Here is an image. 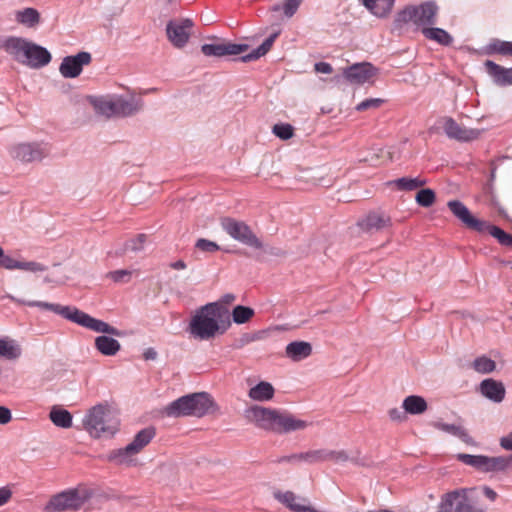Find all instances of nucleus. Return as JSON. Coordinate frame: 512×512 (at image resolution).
<instances>
[{"mask_svg": "<svg viewBox=\"0 0 512 512\" xmlns=\"http://www.w3.org/2000/svg\"><path fill=\"white\" fill-rule=\"evenodd\" d=\"M500 445L503 449L512 451V432L500 439Z\"/></svg>", "mask_w": 512, "mask_h": 512, "instance_id": "59", "label": "nucleus"}, {"mask_svg": "<svg viewBox=\"0 0 512 512\" xmlns=\"http://www.w3.org/2000/svg\"><path fill=\"white\" fill-rule=\"evenodd\" d=\"M438 6L434 1H426L416 6H407L400 11L395 23L398 26L412 22L417 27L429 28L437 23Z\"/></svg>", "mask_w": 512, "mask_h": 512, "instance_id": "7", "label": "nucleus"}, {"mask_svg": "<svg viewBox=\"0 0 512 512\" xmlns=\"http://www.w3.org/2000/svg\"><path fill=\"white\" fill-rule=\"evenodd\" d=\"M447 207L452 214L469 230L478 233H489L497 239L500 245L512 248V234L505 232L498 226L492 225L472 215L470 210L460 200H450Z\"/></svg>", "mask_w": 512, "mask_h": 512, "instance_id": "4", "label": "nucleus"}, {"mask_svg": "<svg viewBox=\"0 0 512 512\" xmlns=\"http://www.w3.org/2000/svg\"><path fill=\"white\" fill-rule=\"evenodd\" d=\"M133 273V270L119 269L108 272L106 277L115 283H128L131 281Z\"/></svg>", "mask_w": 512, "mask_h": 512, "instance_id": "48", "label": "nucleus"}, {"mask_svg": "<svg viewBox=\"0 0 512 512\" xmlns=\"http://www.w3.org/2000/svg\"><path fill=\"white\" fill-rule=\"evenodd\" d=\"M427 181L420 177L410 178L401 177L395 180L389 181V185L397 188L399 191H414L423 187Z\"/></svg>", "mask_w": 512, "mask_h": 512, "instance_id": "37", "label": "nucleus"}, {"mask_svg": "<svg viewBox=\"0 0 512 512\" xmlns=\"http://www.w3.org/2000/svg\"><path fill=\"white\" fill-rule=\"evenodd\" d=\"M512 466V455L510 456H486L483 472H505Z\"/></svg>", "mask_w": 512, "mask_h": 512, "instance_id": "31", "label": "nucleus"}, {"mask_svg": "<svg viewBox=\"0 0 512 512\" xmlns=\"http://www.w3.org/2000/svg\"><path fill=\"white\" fill-rule=\"evenodd\" d=\"M12 414L9 408L0 406V424L4 425L11 421Z\"/></svg>", "mask_w": 512, "mask_h": 512, "instance_id": "56", "label": "nucleus"}, {"mask_svg": "<svg viewBox=\"0 0 512 512\" xmlns=\"http://www.w3.org/2000/svg\"><path fill=\"white\" fill-rule=\"evenodd\" d=\"M156 431L154 427H147L140 430L129 443V449L138 454L151 440L155 437Z\"/></svg>", "mask_w": 512, "mask_h": 512, "instance_id": "32", "label": "nucleus"}, {"mask_svg": "<svg viewBox=\"0 0 512 512\" xmlns=\"http://www.w3.org/2000/svg\"><path fill=\"white\" fill-rule=\"evenodd\" d=\"M21 303L29 307H39L41 309L52 311L69 321L98 333H105L117 337H122L124 335L123 331L102 320L90 316L74 306H62L60 304L43 301H21Z\"/></svg>", "mask_w": 512, "mask_h": 512, "instance_id": "3", "label": "nucleus"}, {"mask_svg": "<svg viewBox=\"0 0 512 512\" xmlns=\"http://www.w3.org/2000/svg\"><path fill=\"white\" fill-rule=\"evenodd\" d=\"M391 225V218L385 213L370 212L358 222V226L364 232H375Z\"/></svg>", "mask_w": 512, "mask_h": 512, "instance_id": "21", "label": "nucleus"}, {"mask_svg": "<svg viewBox=\"0 0 512 512\" xmlns=\"http://www.w3.org/2000/svg\"><path fill=\"white\" fill-rule=\"evenodd\" d=\"M31 41L16 36H9L5 38L0 48L3 49L8 55H10L15 61L23 64L26 53L29 51V45Z\"/></svg>", "mask_w": 512, "mask_h": 512, "instance_id": "17", "label": "nucleus"}, {"mask_svg": "<svg viewBox=\"0 0 512 512\" xmlns=\"http://www.w3.org/2000/svg\"><path fill=\"white\" fill-rule=\"evenodd\" d=\"M443 129L450 139H455L461 142H468L477 139L480 135L479 130L463 128L451 117L445 119Z\"/></svg>", "mask_w": 512, "mask_h": 512, "instance_id": "18", "label": "nucleus"}, {"mask_svg": "<svg viewBox=\"0 0 512 512\" xmlns=\"http://www.w3.org/2000/svg\"><path fill=\"white\" fill-rule=\"evenodd\" d=\"M484 67L495 85L500 87L512 85V67L505 68L492 60H486Z\"/></svg>", "mask_w": 512, "mask_h": 512, "instance_id": "20", "label": "nucleus"}, {"mask_svg": "<svg viewBox=\"0 0 512 512\" xmlns=\"http://www.w3.org/2000/svg\"><path fill=\"white\" fill-rule=\"evenodd\" d=\"M285 354L292 361L299 362L312 354V345L305 341H293L286 346Z\"/></svg>", "mask_w": 512, "mask_h": 512, "instance_id": "24", "label": "nucleus"}, {"mask_svg": "<svg viewBox=\"0 0 512 512\" xmlns=\"http://www.w3.org/2000/svg\"><path fill=\"white\" fill-rule=\"evenodd\" d=\"M249 49L248 44L221 42L213 44H204L201 46V52L208 57H223L230 55H240Z\"/></svg>", "mask_w": 512, "mask_h": 512, "instance_id": "16", "label": "nucleus"}, {"mask_svg": "<svg viewBox=\"0 0 512 512\" xmlns=\"http://www.w3.org/2000/svg\"><path fill=\"white\" fill-rule=\"evenodd\" d=\"M0 356L15 360L21 356V348L14 340L0 339Z\"/></svg>", "mask_w": 512, "mask_h": 512, "instance_id": "41", "label": "nucleus"}, {"mask_svg": "<svg viewBox=\"0 0 512 512\" xmlns=\"http://www.w3.org/2000/svg\"><path fill=\"white\" fill-rule=\"evenodd\" d=\"M195 247L200 251L207 253H215L220 250V246L216 242L205 238L198 239L195 243Z\"/></svg>", "mask_w": 512, "mask_h": 512, "instance_id": "51", "label": "nucleus"}, {"mask_svg": "<svg viewBox=\"0 0 512 512\" xmlns=\"http://www.w3.org/2000/svg\"><path fill=\"white\" fill-rule=\"evenodd\" d=\"M480 393L494 403L504 400L506 390L502 382L493 378L484 379L479 385Z\"/></svg>", "mask_w": 512, "mask_h": 512, "instance_id": "22", "label": "nucleus"}, {"mask_svg": "<svg viewBox=\"0 0 512 512\" xmlns=\"http://www.w3.org/2000/svg\"><path fill=\"white\" fill-rule=\"evenodd\" d=\"M435 192L430 188L421 189L417 192L415 200L419 206L428 208L435 202Z\"/></svg>", "mask_w": 512, "mask_h": 512, "instance_id": "47", "label": "nucleus"}, {"mask_svg": "<svg viewBox=\"0 0 512 512\" xmlns=\"http://www.w3.org/2000/svg\"><path fill=\"white\" fill-rule=\"evenodd\" d=\"M52 423L61 428H70L72 426V415L68 410L53 408L49 414Z\"/></svg>", "mask_w": 512, "mask_h": 512, "instance_id": "42", "label": "nucleus"}, {"mask_svg": "<svg viewBox=\"0 0 512 512\" xmlns=\"http://www.w3.org/2000/svg\"><path fill=\"white\" fill-rule=\"evenodd\" d=\"M87 497L82 496L77 489H69L51 497L45 506L48 512L78 510L86 502Z\"/></svg>", "mask_w": 512, "mask_h": 512, "instance_id": "10", "label": "nucleus"}, {"mask_svg": "<svg viewBox=\"0 0 512 512\" xmlns=\"http://www.w3.org/2000/svg\"><path fill=\"white\" fill-rule=\"evenodd\" d=\"M388 414L390 419L396 422H403L407 418L405 410H401L400 408H392L389 410Z\"/></svg>", "mask_w": 512, "mask_h": 512, "instance_id": "55", "label": "nucleus"}, {"mask_svg": "<svg viewBox=\"0 0 512 512\" xmlns=\"http://www.w3.org/2000/svg\"><path fill=\"white\" fill-rule=\"evenodd\" d=\"M281 9V6L279 4H276L272 7V11H279Z\"/></svg>", "mask_w": 512, "mask_h": 512, "instance_id": "64", "label": "nucleus"}, {"mask_svg": "<svg viewBox=\"0 0 512 512\" xmlns=\"http://www.w3.org/2000/svg\"><path fill=\"white\" fill-rule=\"evenodd\" d=\"M19 261L13 259L12 257L5 255L4 250L2 249V256L0 257V267L5 268L7 270L18 269Z\"/></svg>", "mask_w": 512, "mask_h": 512, "instance_id": "54", "label": "nucleus"}, {"mask_svg": "<svg viewBox=\"0 0 512 512\" xmlns=\"http://www.w3.org/2000/svg\"><path fill=\"white\" fill-rule=\"evenodd\" d=\"M472 367L478 373L488 374L495 370L496 363L491 358L481 356L474 359Z\"/></svg>", "mask_w": 512, "mask_h": 512, "instance_id": "45", "label": "nucleus"}, {"mask_svg": "<svg viewBox=\"0 0 512 512\" xmlns=\"http://www.w3.org/2000/svg\"><path fill=\"white\" fill-rule=\"evenodd\" d=\"M378 73V69L369 62L355 63L343 70V77L351 84L370 82Z\"/></svg>", "mask_w": 512, "mask_h": 512, "instance_id": "15", "label": "nucleus"}, {"mask_svg": "<svg viewBox=\"0 0 512 512\" xmlns=\"http://www.w3.org/2000/svg\"><path fill=\"white\" fill-rule=\"evenodd\" d=\"M246 417L257 427L278 434L304 430L309 425L307 421L298 419L289 412L258 405L248 408Z\"/></svg>", "mask_w": 512, "mask_h": 512, "instance_id": "2", "label": "nucleus"}, {"mask_svg": "<svg viewBox=\"0 0 512 512\" xmlns=\"http://www.w3.org/2000/svg\"><path fill=\"white\" fill-rule=\"evenodd\" d=\"M482 54L487 56H512V42L492 38L489 43L482 48Z\"/></svg>", "mask_w": 512, "mask_h": 512, "instance_id": "26", "label": "nucleus"}, {"mask_svg": "<svg viewBox=\"0 0 512 512\" xmlns=\"http://www.w3.org/2000/svg\"><path fill=\"white\" fill-rule=\"evenodd\" d=\"M272 132L281 140H288L294 135V128L288 123H278L272 128Z\"/></svg>", "mask_w": 512, "mask_h": 512, "instance_id": "49", "label": "nucleus"}, {"mask_svg": "<svg viewBox=\"0 0 512 512\" xmlns=\"http://www.w3.org/2000/svg\"><path fill=\"white\" fill-rule=\"evenodd\" d=\"M10 156L22 163L41 161L49 154L46 144L39 142L18 143L11 146Z\"/></svg>", "mask_w": 512, "mask_h": 512, "instance_id": "11", "label": "nucleus"}, {"mask_svg": "<svg viewBox=\"0 0 512 512\" xmlns=\"http://www.w3.org/2000/svg\"><path fill=\"white\" fill-rule=\"evenodd\" d=\"M11 490L6 488V487H2L0 488V506L4 505L5 503L8 502V500L11 498Z\"/></svg>", "mask_w": 512, "mask_h": 512, "instance_id": "58", "label": "nucleus"}, {"mask_svg": "<svg viewBox=\"0 0 512 512\" xmlns=\"http://www.w3.org/2000/svg\"><path fill=\"white\" fill-rule=\"evenodd\" d=\"M485 455H471V454H458L457 459L465 465L472 466L475 469L483 472L485 464Z\"/></svg>", "mask_w": 512, "mask_h": 512, "instance_id": "46", "label": "nucleus"}, {"mask_svg": "<svg viewBox=\"0 0 512 512\" xmlns=\"http://www.w3.org/2000/svg\"><path fill=\"white\" fill-rule=\"evenodd\" d=\"M254 315V310L248 306L237 305L233 308L232 313L230 314V318L232 317L233 321L236 324H244L248 322Z\"/></svg>", "mask_w": 512, "mask_h": 512, "instance_id": "44", "label": "nucleus"}, {"mask_svg": "<svg viewBox=\"0 0 512 512\" xmlns=\"http://www.w3.org/2000/svg\"><path fill=\"white\" fill-rule=\"evenodd\" d=\"M321 462L333 461L335 463L356 462L357 459L349 455L345 450L320 449Z\"/></svg>", "mask_w": 512, "mask_h": 512, "instance_id": "39", "label": "nucleus"}, {"mask_svg": "<svg viewBox=\"0 0 512 512\" xmlns=\"http://www.w3.org/2000/svg\"><path fill=\"white\" fill-rule=\"evenodd\" d=\"M17 22L28 27L35 26L40 20L39 12L34 8H25L16 13Z\"/></svg>", "mask_w": 512, "mask_h": 512, "instance_id": "43", "label": "nucleus"}, {"mask_svg": "<svg viewBox=\"0 0 512 512\" xmlns=\"http://www.w3.org/2000/svg\"><path fill=\"white\" fill-rule=\"evenodd\" d=\"M157 355V351L152 347L147 348L143 353V357L145 360H155L157 358Z\"/></svg>", "mask_w": 512, "mask_h": 512, "instance_id": "60", "label": "nucleus"}, {"mask_svg": "<svg viewBox=\"0 0 512 512\" xmlns=\"http://www.w3.org/2000/svg\"><path fill=\"white\" fill-rule=\"evenodd\" d=\"M235 298H236V297H235V295H234V294H230V293H228V294H225V295H223V296L221 297V300H220V302H219V303H220L221 305H223V306H224L225 304H227V305H228V304H231V303L235 300Z\"/></svg>", "mask_w": 512, "mask_h": 512, "instance_id": "62", "label": "nucleus"}, {"mask_svg": "<svg viewBox=\"0 0 512 512\" xmlns=\"http://www.w3.org/2000/svg\"><path fill=\"white\" fill-rule=\"evenodd\" d=\"M91 61L92 56L86 51L66 56L59 66V72L64 78H76L81 74L83 66L89 65Z\"/></svg>", "mask_w": 512, "mask_h": 512, "instance_id": "13", "label": "nucleus"}, {"mask_svg": "<svg viewBox=\"0 0 512 512\" xmlns=\"http://www.w3.org/2000/svg\"><path fill=\"white\" fill-rule=\"evenodd\" d=\"M274 498L293 512H318L317 509L310 505L296 503L297 496L291 491H276L274 492Z\"/></svg>", "mask_w": 512, "mask_h": 512, "instance_id": "25", "label": "nucleus"}, {"mask_svg": "<svg viewBox=\"0 0 512 512\" xmlns=\"http://www.w3.org/2000/svg\"><path fill=\"white\" fill-rule=\"evenodd\" d=\"M483 494L485 495V497H487L490 501H495L496 498H497V493L490 487L488 486H485L483 488Z\"/></svg>", "mask_w": 512, "mask_h": 512, "instance_id": "61", "label": "nucleus"}, {"mask_svg": "<svg viewBox=\"0 0 512 512\" xmlns=\"http://www.w3.org/2000/svg\"><path fill=\"white\" fill-rule=\"evenodd\" d=\"M28 50L23 62L24 65L33 69H39L51 62L52 56L45 47L31 42Z\"/></svg>", "mask_w": 512, "mask_h": 512, "instance_id": "19", "label": "nucleus"}, {"mask_svg": "<svg viewBox=\"0 0 512 512\" xmlns=\"http://www.w3.org/2000/svg\"><path fill=\"white\" fill-rule=\"evenodd\" d=\"M147 236L145 234H138L134 238L127 240L122 248L115 251L116 256H123L127 251L140 252L144 248Z\"/></svg>", "mask_w": 512, "mask_h": 512, "instance_id": "40", "label": "nucleus"}, {"mask_svg": "<svg viewBox=\"0 0 512 512\" xmlns=\"http://www.w3.org/2000/svg\"><path fill=\"white\" fill-rule=\"evenodd\" d=\"M432 426L440 431L446 432L459 438L462 442H464L467 445H476L475 440L469 435L468 431L461 425L448 424L441 421H436L432 423Z\"/></svg>", "mask_w": 512, "mask_h": 512, "instance_id": "23", "label": "nucleus"}, {"mask_svg": "<svg viewBox=\"0 0 512 512\" xmlns=\"http://www.w3.org/2000/svg\"><path fill=\"white\" fill-rule=\"evenodd\" d=\"M278 463L289 462V463H297V462H305L307 464H316L321 463V453L320 449L309 450L306 452L295 453L287 456H282L277 460Z\"/></svg>", "mask_w": 512, "mask_h": 512, "instance_id": "27", "label": "nucleus"}, {"mask_svg": "<svg viewBox=\"0 0 512 512\" xmlns=\"http://www.w3.org/2000/svg\"><path fill=\"white\" fill-rule=\"evenodd\" d=\"M303 0H285L282 9L287 18H291L300 7Z\"/></svg>", "mask_w": 512, "mask_h": 512, "instance_id": "53", "label": "nucleus"}, {"mask_svg": "<svg viewBox=\"0 0 512 512\" xmlns=\"http://www.w3.org/2000/svg\"><path fill=\"white\" fill-rule=\"evenodd\" d=\"M18 269L36 273L46 271L47 267L35 261H19Z\"/></svg>", "mask_w": 512, "mask_h": 512, "instance_id": "52", "label": "nucleus"}, {"mask_svg": "<svg viewBox=\"0 0 512 512\" xmlns=\"http://www.w3.org/2000/svg\"><path fill=\"white\" fill-rule=\"evenodd\" d=\"M314 69L318 73L330 74L333 71L332 66L327 62H317L314 65Z\"/></svg>", "mask_w": 512, "mask_h": 512, "instance_id": "57", "label": "nucleus"}, {"mask_svg": "<svg viewBox=\"0 0 512 512\" xmlns=\"http://www.w3.org/2000/svg\"><path fill=\"white\" fill-rule=\"evenodd\" d=\"M136 455L133 450L129 449V444L123 448L114 449L107 454V460L116 465L130 464L131 457Z\"/></svg>", "mask_w": 512, "mask_h": 512, "instance_id": "38", "label": "nucleus"}, {"mask_svg": "<svg viewBox=\"0 0 512 512\" xmlns=\"http://www.w3.org/2000/svg\"><path fill=\"white\" fill-rule=\"evenodd\" d=\"M423 36L435 41L442 46H450L453 42V37L444 29L438 27H429L422 29Z\"/></svg>", "mask_w": 512, "mask_h": 512, "instance_id": "35", "label": "nucleus"}, {"mask_svg": "<svg viewBox=\"0 0 512 512\" xmlns=\"http://www.w3.org/2000/svg\"><path fill=\"white\" fill-rule=\"evenodd\" d=\"M214 404L211 396L206 392L192 393L179 397L169 403L164 413L168 417L196 416L202 417L207 414Z\"/></svg>", "mask_w": 512, "mask_h": 512, "instance_id": "5", "label": "nucleus"}, {"mask_svg": "<svg viewBox=\"0 0 512 512\" xmlns=\"http://www.w3.org/2000/svg\"><path fill=\"white\" fill-rule=\"evenodd\" d=\"M363 5L378 17L387 16L395 3V0H361Z\"/></svg>", "mask_w": 512, "mask_h": 512, "instance_id": "36", "label": "nucleus"}, {"mask_svg": "<svg viewBox=\"0 0 512 512\" xmlns=\"http://www.w3.org/2000/svg\"><path fill=\"white\" fill-rule=\"evenodd\" d=\"M231 326L229 310L218 302L200 307L192 317L188 331L196 339L209 340Z\"/></svg>", "mask_w": 512, "mask_h": 512, "instance_id": "1", "label": "nucleus"}, {"mask_svg": "<svg viewBox=\"0 0 512 512\" xmlns=\"http://www.w3.org/2000/svg\"><path fill=\"white\" fill-rule=\"evenodd\" d=\"M280 31L274 32L268 38H266L263 43L257 48L253 49L251 52L241 56L239 58L242 62H250L258 60L260 57L264 56L273 46V43L279 36Z\"/></svg>", "mask_w": 512, "mask_h": 512, "instance_id": "29", "label": "nucleus"}, {"mask_svg": "<svg viewBox=\"0 0 512 512\" xmlns=\"http://www.w3.org/2000/svg\"><path fill=\"white\" fill-rule=\"evenodd\" d=\"M402 408L406 414L420 415L427 410L428 405L422 396L410 395L403 400Z\"/></svg>", "mask_w": 512, "mask_h": 512, "instance_id": "34", "label": "nucleus"}, {"mask_svg": "<svg viewBox=\"0 0 512 512\" xmlns=\"http://www.w3.org/2000/svg\"><path fill=\"white\" fill-rule=\"evenodd\" d=\"M383 103L384 100L381 98H368L358 103L355 107V110L358 112H363L366 110L377 109Z\"/></svg>", "mask_w": 512, "mask_h": 512, "instance_id": "50", "label": "nucleus"}, {"mask_svg": "<svg viewBox=\"0 0 512 512\" xmlns=\"http://www.w3.org/2000/svg\"><path fill=\"white\" fill-rule=\"evenodd\" d=\"M437 512H480L473 505L470 504L469 500L461 495L459 491L454 490L448 492L442 496V499L438 505Z\"/></svg>", "mask_w": 512, "mask_h": 512, "instance_id": "14", "label": "nucleus"}, {"mask_svg": "<svg viewBox=\"0 0 512 512\" xmlns=\"http://www.w3.org/2000/svg\"><path fill=\"white\" fill-rule=\"evenodd\" d=\"M220 225L222 229L234 240L254 249L263 248L262 241L245 222L231 217H223L220 220Z\"/></svg>", "mask_w": 512, "mask_h": 512, "instance_id": "9", "label": "nucleus"}, {"mask_svg": "<svg viewBox=\"0 0 512 512\" xmlns=\"http://www.w3.org/2000/svg\"><path fill=\"white\" fill-rule=\"evenodd\" d=\"M280 31L274 32L268 38H266L263 43L257 48L253 49L251 52L241 56L239 58L242 62H250L258 60L260 57L264 56L273 46V43L279 36Z\"/></svg>", "mask_w": 512, "mask_h": 512, "instance_id": "30", "label": "nucleus"}, {"mask_svg": "<svg viewBox=\"0 0 512 512\" xmlns=\"http://www.w3.org/2000/svg\"><path fill=\"white\" fill-rule=\"evenodd\" d=\"M275 389L273 385L266 381H260L248 391L250 399L258 402H266L274 397Z\"/></svg>", "mask_w": 512, "mask_h": 512, "instance_id": "28", "label": "nucleus"}, {"mask_svg": "<svg viewBox=\"0 0 512 512\" xmlns=\"http://www.w3.org/2000/svg\"><path fill=\"white\" fill-rule=\"evenodd\" d=\"M170 267L175 270H183L185 269L186 263L183 260H177L175 262L170 263Z\"/></svg>", "mask_w": 512, "mask_h": 512, "instance_id": "63", "label": "nucleus"}, {"mask_svg": "<svg viewBox=\"0 0 512 512\" xmlns=\"http://www.w3.org/2000/svg\"><path fill=\"white\" fill-rule=\"evenodd\" d=\"M83 425L92 437H110L117 432L119 421L112 416L107 404H97L88 411Z\"/></svg>", "mask_w": 512, "mask_h": 512, "instance_id": "6", "label": "nucleus"}, {"mask_svg": "<svg viewBox=\"0 0 512 512\" xmlns=\"http://www.w3.org/2000/svg\"><path fill=\"white\" fill-rule=\"evenodd\" d=\"M193 25V21L189 18L170 20L167 23L166 34L174 47L182 48L187 44Z\"/></svg>", "mask_w": 512, "mask_h": 512, "instance_id": "12", "label": "nucleus"}, {"mask_svg": "<svg viewBox=\"0 0 512 512\" xmlns=\"http://www.w3.org/2000/svg\"><path fill=\"white\" fill-rule=\"evenodd\" d=\"M143 106L141 99L131 96H116L110 99H99L94 102L98 114L110 117H129L138 113Z\"/></svg>", "mask_w": 512, "mask_h": 512, "instance_id": "8", "label": "nucleus"}, {"mask_svg": "<svg viewBox=\"0 0 512 512\" xmlns=\"http://www.w3.org/2000/svg\"><path fill=\"white\" fill-rule=\"evenodd\" d=\"M96 349L105 356H114L118 353L121 348L118 340L102 335L95 338Z\"/></svg>", "mask_w": 512, "mask_h": 512, "instance_id": "33", "label": "nucleus"}]
</instances>
